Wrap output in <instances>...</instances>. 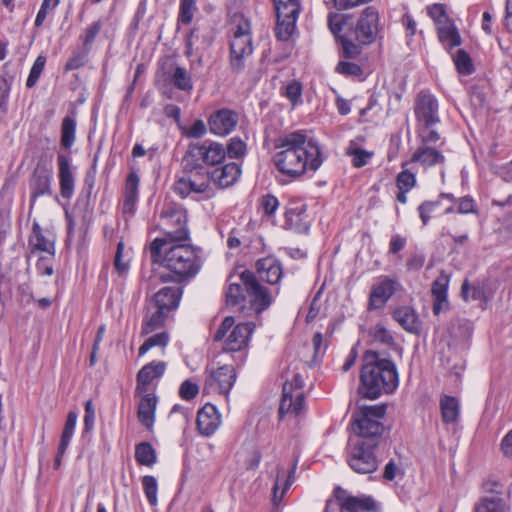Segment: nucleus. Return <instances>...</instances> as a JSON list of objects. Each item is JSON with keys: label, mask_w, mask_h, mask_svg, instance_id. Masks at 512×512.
I'll return each instance as SVG.
<instances>
[{"label": "nucleus", "mask_w": 512, "mask_h": 512, "mask_svg": "<svg viewBox=\"0 0 512 512\" xmlns=\"http://www.w3.org/2000/svg\"><path fill=\"white\" fill-rule=\"evenodd\" d=\"M153 264L166 269V273L152 272L149 277L142 276L147 290H153L157 283H187L200 272L203 260L200 249L186 242H166L154 239L149 245Z\"/></svg>", "instance_id": "nucleus-1"}, {"label": "nucleus", "mask_w": 512, "mask_h": 512, "mask_svg": "<svg viewBox=\"0 0 512 512\" xmlns=\"http://www.w3.org/2000/svg\"><path fill=\"white\" fill-rule=\"evenodd\" d=\"M276 148L281 150L273 155V163L283 176L291 180L300 178L307 171L315 172L323 163L319 144L308 139L302 131L279 138Z\"/></svg>", "instance_id": "nucleus-2"}, {"label": "nucleus", "mask_w": 512, "mask_h": 512, "mask_svg": "<svg viewBox=\"0 0 512 512\" xmlns=\"http://www.w3.org/2000/svg\"><path fill=\"white\" fill-rule=\"evenodd\" d=\"M360 383L359 394L369 400H375L383 393H393L399 385L396 364L378 351H366L363 355Z\"/></svg>", "instance_id": "nucleus-3"}, {"label": "nucleus", "mask_w": 512, "mask_h": 512, "mask_svg": "<svg viewBox=\"0 0 512 512\" xmlns=\"http://www.w3.org/2000/svg\"><path fill=\"white\" fill-rule=\"evenodd\" d=\"M240 282L229 284L226 292L228 306L241 305L248 300L252 308L261 313L271 305L272 296L269 290L260 284L252 271L244 270L240 274Z\"/></svg>", "instance_id": "nucleus-4"}, {"label": "nucleus", "mask_w": 512, "mask_h": 512, "mask_svg": "<svg viewBox=\"0 0 512 512\" xmlns=\"http://www.w3.org/2000/svg\"><path fill=\"white\" fill-rule=\"evenodd\" d=\"M386 414V405L362 406L353 412L352 431L356 436L354 442H363L370 447H378L384 434V425L380 420Z\"/></svg>", "instance_id": "nucleus-5"}, {"label": "nucleus", "mask_w": 512, "mask_h": 512, "mask_svg": "<svg viewBox=\"0 0 512 512\" xmlns=\"http://www.w3.org/2000/svg\"><path fill=\"white\" fill-rule=\"evenodd\" d=\"M226 158L225 146L212 140L190 143L182 159L186 173H210L209 166L221 164Z\"/></svg>", "instance_id": "nucleus-6"}, {"label": "nucleus", "mask_w": 512, "mask_h": 512, "mask_svg": "<svg viewBox=\"0 0 512 512\" xmlns=\"http://www.w3.org/2000/svg\"><path fill=\"white\" fill-rule=\"evenodd\" d=\"M160 217L164 236L157 239L170 243L190 241V232L187 227L188 217L184 209L168 206L162 210Z\"/></svg>", "instance_id": "nucleus-7"}, {"label": "nucleus", "mask_w": 512, "mask_h": 512, "mask_svg": "<svg viewBox=\"0 0 512 512\" xmlns=\"http://www.w3.org/2000/svg\"><path fill=\"white\" fill-rule=\"evenodd\" d=\"M252 37L248 24L238 25L230 42L229 65L234 73H241L245 69V59L253 53Z\"/></svg>", "instance_id": "nucleus-8"}, {"label": "nucleus", "mask_w": 512, "mask_h": 512, "mask_svg": "<svg viewBox=\"0 0 512 512\" xmlns=\"http://www.w3.org/2000/svg\"><path fill=\"white\" fill-rule=\"evenodd\" d=\"M276 11L275 34L279 40H288L294 32L300 12L298 0H273Z\"/></svg>", "instance_id": "nucleus-9"}, {"label": "nucleus", "mask_w": 512, "mask_h": 512, "mask_svg": "<svg viewBox=\"0 0 512 512\" xmlns=\"http://www.w3.org/2000/svg\"><path fill=\"white\" fill-rule=\"evenodd\" d=\"M303 386L304 381L300 374H295L291 382L284 383L279 406L280 418H283L285 414L298 416L304 410Z\"/></svg>", "instance_id": "nucleus-10"}, {"label": "nucleus", "mask_w": 512, "mask_h": 512, "mask_svg": "<svg viewBox=\"0 0 512 512\" xmlns=\"http://www.w3.org/2000/svg\"><path fill=\"white\" fill-rule=\"evenodd\" d=\"M379 14L378 11L372 7H366L356 23V25L349 31L354 40L361 45H369L376 39L378 30Z\"/></svg>", "instance_id": "nucleus-11"}, {"label": "nucleus", "mask_w": 512, "mask_h": 512, "mask_svg": "<svg viewBox=\"0 0 512 512\" xmlns=\"http://www.w3.org/2000/svg\"><path fill=\"white\" fill-rule=\"evenodd\" d=\"M376 448L363 442H353L348 457V464L351 469L359 474L375 472L378 468V461L374 454Z\"/></svg>", "instance_id": "nucleus-12"}, {"label": "nucleus", "mask_w": 512, "mask_h": 512, "mask_svg": "<svg viewBox=\"0 0 512 512\" xmlns=\"http://www.w3.org/2000/svg\"><path fill=\"white\" fill-rule=\"evenodd\" d=\"M236 381V371L232 365H223L208 372L204 391L228 395Z\"/></svg>", "instance_id": "nucleus-13"}, {"label": "nucleus", "mask_w": 512, "mask_h": 512, "mask_svg": "<svg viewBox=\"0 0 512 512\" xmlns=\"http://www.w3.org/2000/svg\"><path fill=\"white\" fill-rule=\"evenodd\" d=\"M334 496L342 512H375L378 509L376 501L371 496H352L341 487L334 489Z\"/></svg>", "instance_id": "nucleus-14"}, {"label": "nucleus", "mask_w": 512, "mask_h": 512, "mask_svg": "<svg viewBox=\"0 0 512 512\" xmlns=\"http://www.w3.org/2000/svg\"><path fill=\"white\" fill-rule=\"evenodd\" d=\"M415 116L424 126L436 125L440 122L438 115V101L432 94L421 91L415 102Z\"/></svg>", "instance_id": "nucleus-15"}, {"label": "nucleus", "mask_w": 512, "mask_h": 512, "mask_svg": "<svg viewBox=\"0 0 512 512\" xmlns=\"http://www.w3.org/2000/svg\"><path fill=\"white\" fill-rule=\"evenodd\" d=\"M400 287L401 285L398 280L383 277L377 285L372 287L369 295L368 309L376 310L383 308Z\"/></svg>", "instance_id": "nucleus-16"}, {"label": "nucleus", "mask_w": 512, "mask_h": 512, "mask_svg": "<svg viewBox=\"0 0 512 512\" xmlns=\"http://www.w3.org/2000/svg\"><path fill=\"white\" fill-rule=\"evenodd\" d=\"M307 206L302 200L292 199L285 206L286 224L290 229L298 233H306L309 230L307 221Z\"/></svg>", "instance_id": "nucleus-17"}, {"label": "nucleus", "mask_w": 512, "mask_h": 512, "mask_svg": "<svg viewBox=\"0 0 512 512\" xmlns=\"http://www.w3.org/2000/svg\"><path fill=\"white\" fill-rule=\"evenodd\" d=\"M72 159L66 153H58L57 166L60 186V194L65 199H70L74 194L75 176L72 171Z\"/></svg>", "instance_id": "nucleus-18"}, {"label": "nucleus", "mask_w": 512, "mask_h": 512, "mask_svg": "<svg viewBox=\"0 0 512 512\" xmlns=\"http://www.w3.org/2000/svg\"><path fill=\"white\" fill-rule=\"evenodd\" d=\"M238 123V114L230 109H220L212 113L208 119L209 130L219 136L231 133Z\"/></svg>", "instance_id": "nucleus-19"}, {"label": "nucleus", "mask_w": 512, "mask_h": 512, "mask_svg": "<svg viewBox=\"0 0 512 512\" xmlns=\"http://www.w3.org/2000/svg\"><path fill=\"white\" fill-rule=\"evenodd\" d=\"M197 428L201 435L211 436L221 424V416L215 405L206 403L197 413Z\"/></svg>", "instance_id": "nucleus-20"}, {"label": "nucleus", "mask_w": 512, "mask_h": 512, "mask_svg": "<svg viewBox=\"0 0 512 512\" xmlns=\"http://www.w3.org/2000/svg\"><path fill=\"white\" fill-rule=\"evenodd\" d=\"M182 294L181 287H163L153 295L151 304L170 314L178 308Z\"/></svg>", "instance_id": "nucleus-21"}, {"label": "nucleus", "mask_w": 512, "mask_h": 512, "mask_svg": "<svg viewBox=\"0 0 512 512\" xmlns=\"http://www.w3.org/2000/svg\"><path fill=\"white\" fill-rule=\"evenodd\" d=\"M255 267L260 279L270 285L278 284L283 277V267L275 257L261 258L256 261Z\"/></svg>", "instance_id": "nucleus-22"}, {"label": "nucleus", "mask_w": 512, "mask_h": 512, "mask_svg": "<svg viewBox=\"0 0 512 512\" xmlns=\"http://www.w3.org/2000/svg\"><path fill=\"white\" fill-rule=\"evenodd\" d=\"M254 328L255 325L252 322L236 325L225 341L224 350L235 352L245 348Z\"/></svg>", "instance_id": "nucleus-23"}, {"label": "nucleus", "mask_w": 512, "mask_h": 512, "mask_svg": "<svg viewBox=\"0 0 512 512\" xmlns=\"http://www.w3.org/2000/svg\"><path fill=\"white\" fill-rule=\"evenodd\" d=\"M166 369L163 361H152L144 365L137 374L135 394L148 392V385L156 378H160Z\"/></svg>", "instance_id": "nucleus-24"}, {"label": "nucleus", "mask_w": 512, "mask_h": 512, "mask_svg": "<svg viewBox=\"0 0 512 512\" xmlns=\"http://www.w3.org/2000/svg\"><path fill=\"white\" fill-rule=\"evenodd\" d=\"M138 395L141 396L137 409L138 421L147 430L151 431L155 423V413L158 399L153 393L146 392Z\"/></svg>", "instance_id": "nucleus-25"}, {"label": "nucleus", "mask_w": 512, "mask_h": 512, "mask_svg": "<svg viewBox=\"0 0 512 512\" xmlns=\"http://www.w3.org/2000/svg\"><path fill=\"white\" fill-rule=\"evenodd\" d=\"M241 175V167L235 162L227 163L221 168H216L209 173L210 182H214L219 188L224 189L234 185Z\"/></svg>", "instance_id": "nucleus-26"}, {"label": "nucleus", "mask_w": 512, "mask_h": 512, "mask_svg": "<svg viewBox=\"0 0 512 512\" xmlns=\"http://www.w3.org/2000/svg\"><path fill=\"white\" fill-rule=\"evenodd\" d=\"M51 181L52 173L50 170L40 167L34 170L30 180L31 204L38 197L52 194Z\"/></svg>", "instance_id": "nucleus-27"}, {"label": "nucleus", "mask_w": 512, "mask_h": 512, "mask_svg": "<svg viewBox=\"0 0 512 512\" xmlns=\"http://www.w3.org/2000/svg\"><path fill=\"white\" fill-rule=\"evenodd\" d=\"M393 319L407 332L419 334L422 322L416 311L410 306H400L394 309Z\"/></svg>", "instance_id": "nucleus-28"}, {"label": "nucleus", "mask_w": 512, "mask_h": 512, "mask_svg": "<svg viewBox=\"0 0 512 512\" xmlns=\"http://www.w3.org/2000/svg\"><path fill=\"white\" fill-rule=\"evenodd\" d=\"M140 178L135 170H131L125 182V196L122 204L123 214L133 215L138 200Z\"/></svg>", "instance_id": "nucleus-29"}, {"label": "nucleus", "mask_w": 512, "mask_h": 512, "mask_svg": "<svg viewBox=\"0 0 512 512\" xmlns=\"http://www.w3.org/2000/svg\"><path fill=\"white\" fill-rule=\"evenodd\" d=\"M411 163H420L424 167H432L445 163V156L431 146L419 147L411 156Z\"/></svg>", "instance_id": "nucleus-30"}, {"label": "nucleus", "mask_w": 512, "mask_h": 512, "mask_svg": "<svg viewBox=\"0 0 512 512\" xmlns=\"http://www.w3.org/2000/svg\"><path fill=\"white\" fill-rule=\"evenodd\" d=\"M168 316V313L151 304V307L148 308V312L143 320L142 334H150L162 328Z\"/></svg>", "instance_id": "nucleus-31"}, {"label": "nucleus", "mask_w": 512, "mask_h": 512, "mask_svg": "<svg viewBox=\"0 0 512 512\" xmlns=\"http://www.w3.org/2000/svg\"><path fill=\"white\" fill-rule=\"evenodd\" d=\"M438 38L448 50L459 46L462 42L457 27L451 22H446L438 27Z\"/></svg>", "instance_id": "nucleus-32"}, {"label": "nucleus", "mask_w": 512, "mask_h": 512, "mask_svg": "<svg viewBox=\"0 0 512 512\" xmlns=\"http://www.w3.org/2000/svg\"><path fill=\"white\" fill-rule=\"evenodd\" d=\"M442 420L446 424L456 422L459 416V402L456 397L444 395L440 399Z\"/></svg>", "instance_id": "nucleus-33"}, {"label": "nucleus", "mask_w": 512, "mask_h": 512, "mask_svg": "<svg viewBox=\"0 0 512 512\" xmlns=\"http://www.w3.org/2000/svg\"><path fill=\"white\" fill-rule=\"evenodd\" d=\"M506 504L503 498L497 495L485 496L475 505L474 512H505Z\"/></svg>", "instance_id": "nucleus-34"}, {"label": "nucleus", "mask_w": 512, "mask_h": 512, "mask_svg": "<svg viewBox=\"0 0 512 512\" xmlns=\"http://www.w3.org/2000/svg\"><path fill=\"white\" fill-rule=\"evenodd\" d=\"M135 459L140 465L152 467L157 462L156 450L149 442H141L135 446Z\"/></svg>", "instance_id": "nucleus-35"}, {"label": "nucleus", "mask_w": 512, "mask_h": 512, "mask_svg": "<svg viewBox=\"0 0 512 512\" xmlns=\"http://www.w3.org/2000/svg\"><path fill=\"white\" fill-rule=\"evenodd\" d=\"M32 233L33 236L30 239V244H32L35 249L54 254V243L44 236L42 228L37 222L33 223Z\"/></svg>", "instance_id": "nucleus-36"}, {"label": "nucleus", "mask_w": 512, "mask_h": 512, "mask_svg": "<svg viewBox=\"0 0 512 512\" xmlns=\"http://www.w3.org/2000/svg\"><path fill=\"white\" fill-rule=\"evenodd\" d=\"M76 139V120L71 116L64 117L61 125V145L70 149Z\"/></svg>", "instance_id": "nucleus-37"}, {"label": "nucleus", "mask_w": 512, "mask_h": 512, "mask_svg": "<svg viewBox=\"0 0 512 512\" xmlns=\"http://www.w3.org/2000/svg\"><path fill=\"white\" fill-rule=\"evenodd\" d=\"M188 178L189 195L204 194L210 191L209 173H190Z\"/></svg>", "instance_id": "nucleus-38"}, {"label": "nucleus", "mask_w": 512, "mask_h": 512, "mask_svg": "<svg viewBox=\"0 0 512 512\" xmlns=\"http://www.w3.org/2000/svg\"><path fill=\"white\" fill-rule=\"evenodd\" d=\"M452 58L459 74L468 76L475 71L472 58L464 49L457 50Z\"/></svg>", "instance_id": "nucleus-39"}, {"label": "nucleus", "mask_w": 512, "mask_h": 512, "mask_svg": "<svg viewBox=\"0 0 512 512\" xmlns=\"http://www.w3.org/2000/svg\"><path fill=\"white\" fill-rule=\"evenodd\" d=\"M171 81L173 85L182 91H191L193 89V82L185 68L176 66L172 75Z\"/></svg>", "instance_id": "nucleus-40"}, {"label": "nucleus", "mask_w": 512, "mask_h": 512, "mask_svg": "<svg viewBox=\"0 0 512 512\" xmlns=\"http://www.w3.org/2000/svg\"><path fill=\"white\" fill-rule=\"evenodd\" d=\"M125 244L119 241L114 256V268L119 276H124L129 270L130 257L124 254Z\"/></svg>", "instance_id": "nucleus-41"}, {"label": "nucleus", "mask_w": 512, "mask_h": 512, "mask_svg": "<svg viewBox=\"0 0 512 512\" xmlns=\"http://www.w3.org/2000/svg\"><path fill=\"white\" fill-rule=\"evenodd\" d=\"M197 10L196 0H180L178 23L188 25L192 22L194 13Z\"/></svg>", "instance_id": "nucleus-42"}, {"label": "nucleus", "mask_w": 512, "mask_h": 512, "mask_svg": "<svg viewBox=\"0 0 512 512\" xmlns=\"http://www.w3.org/2000/svg\"><path fill=\"white\" fill-rule=\"evenodd\" d=\"M142 486L145 496L151 506L157 505L158 483L152 475H146L142 478Z\"/></svg>", "instance_id": "nucleus-43"}, {"label": "nucleus", "mask_w": 512, "mask_h": 512, "mask_svg": "<svg viewBox=\"0 0 512 512\" xmlns=\"http://www.w3.org/2000/svg\"><path fill=\"white\" fill-rule=\"evenodd\" d=\"M169 336L166 332L154 334L145 340L139 348V356L146 354L151 348L159 346L165 347L168 344Z\"/></svg>", "instance_id": "nucleus-44"}, {"label": "nucleus", "mask_w": 512, "mask_h": 512, "mask_svg": "<svg viewBox=\"0 0 512 512\" xmlns=\"http://www.w3.org/2000/svg\"><path fill=\"white\" fill-rule=\"evenodd\" d=\"M347 154L352 157V164L356 168L365 166L373 156V152L355 147L352 144L347 148Z\"/></svg>", "instance_id": "nucleus-45"}, {"label": "nucleus", "mask_w": 512, "mask_h": 512, "mask_svg": "<svg viewBox=\"0 0 512 512\" xmlns=\"http://www.w3.org/2000/svg\"><path fill=\"white\" fill-rule=\"evenodd\" d=\"M90 49L82 48V50L75 51L68 59V61L65 64V70L66 71H72L77 70L79 68H82L86 65L88 62V55L90 53Z\"/></svg>", "instance_id": "nucleus-46"}, {"label": "nucleus", "mask_w": 512, "mask_h": 512, "mask_svg": "<svg viewBox=\"0 0 512 512\" xmlns=\"http://www.w3.org/2000/svg\"><path fill=\"white\" fill-rule=\"evenodd\" d=\"M441 205V200H427L422 202L418 208V214L421 219V222L424 226L428 225L432 214L436 211V209Z\"/></svg>", "instance_id": "nucleus-47"}, {"label": "nucleus", "mask_w": 512, "mask_h": 512, "mask_svg": "<svg viewBox=\"0 0 512 512\" xmlns=\"http://www.w3.org/2000/svg\"><path fill=\"white\" fill-rule=\"evenodd\" d=\"M102 21L99 19L90 24L85 30L83 35L80 36L84 48L90 49L94 43L96 37L102 29Z\"/></svg>", "instance_id": "nucleus-48"}, {"label": "nucleus", "mask_w": 512, "mask_h": 512, "mask_svg": "<svg viewBox=\"0 0 512 512\" xmlns=\"http://www.w3.org/2000/svg\"><path fill=\"white\" fill-rule=\"evenodd\" d=\"M45 64H46V57L43 55L37 56V58L35 59L32 67H31L30 73H29L27 81H26L27 88H32L36 85V83L38 82V80L44 70Z\"/></svg>", "instance_id": "nucleus-49"}, {"label": "nucleus", "mask_w": 512, "mask_h": 512, "mask_svg": "<svg viewBox=\"0 0 512 512\" xmlns=\"http://www.w3.org/2000/svg\"><path fill=\"white\" fill-rule=\"evenodd\" d=\"M226 149V156L232 159H239L246 154V143L239 137H233L229 140Z\"/></svg>", "instance_id": "nucleus-50"}, {"label": "nucleus", "mask_w": 512, "mask_h": 512, "mask_svg": "<svg viewBox=\"0 0 512 512\" xmlns=\"http://www.w3.org/2000/svg\"><path fill=\"white\" fill-rule=\"evenodd\" d=\"M417 180L414 173L403 169L396 177V185L399 190L409 192L416 186Z\"/></svg>", "instance_id": "nucleus-51"}, {"label": "nucleus", "mask_w": 512, "mask_h": 512, "mask_svg": "<svg viewBox=\"0 0 512 512\" xmlns=\"http://www.w3.org/2000/svg\"><path fill=\"white\" fill-rule=\"evenodd\" d=\"M341 44L343 48V56L345 58H355L361 53V44L354 43V38L349 33L341 36Z\"/></svg>", "instance_id": "nucleus-52"}, {"label": "nucleus", "mask_w": 512, "mask_h": 512, "mask_svg": "<svg viewBox=\"0 0 512 512\" xmlns=\"http://www.w3.org/2000/svg\"><path fill=\"white\" fill-rule=\"evenodd\" d=\"M372 337L375 341L392 346L395 344V340L391 332L382 324H376L372 329Z\"/></svg>", "instance_id": "nucleus-53"}, {"label": "nucleus", "mask_w": 512, "mask_h": 512, "mask_svg": "<svg viewBox=\"0 0 512 512\" xmlns=\"http://www.w3.org/2000/svg\"><path fill=\"white\" fill-rule=\"evenodd\" d=\"M60 3V0H43L40 9L36 15L34 25L39 28L43 25L50 10L55 9Z\"/></svg>", "instance_id": "nucleus-54"}, {"label": "nucleus", "mask_w": 512, "mask_h": 512, "mask_svg": "<svg viewBox=\"0 0 512 512\" xmlns=\"http://www.w3.org/2000/svg\"><path fill=\"white\" fill-rule=\"evenodd\" d=\"M207 132L206 124L203 120L198 119L193 122L189 128H183L182 133L187 138L199 139L203 137Z\"/></svg>", "instance_id": "nucleus-55"}, {"label": "nucleus", "mask_w": 512, "mask_h": 512, "mask_svg": "<svg viewBox=\"0 0 512 512\" xmlns=\"http://www.w3.org/2000/svg\"><path fill=\"white\" fill-rule=\"evenodd\" d=\"M435 125L424 126L421 128L419 136L421 138V142L425 146L433 145L437 143L441 137L438 131L434 128Z\"/></svg>", "instance_id": "nucleus-56"}, {"label": "nucleus", "mask_w": 512, "mask_h": 512, "mask_svg": "<svg viewBox=\"0 0 512 512\" xmlns=\"http://www.w3.org/2000/svg\"><path fill=\"white\" fill-rule=\"evenodd\" d=\"M449 284V277L442 273L432 284V295L433 297H440V299L447 297Z\"/></svg>", "instance_id": "nucleus-57"}, {"label": "nucleus", "mask_w": 512, "mask_h": 512, "mask_svg": "<svg viewBox=\"0 0 512 512\" xmlns=\"http://www.w3.org/2000/svg\"><path fill=\"white\" fill-rule=\"evenodd\" d=\"M336 71L345 76L353 77H359L363 74V70L360 65L347 61H340L337 64Z\"/></svg>", "instance_id": "nucleus-58"}, {"label": "nucleus", "mask_w": 512, "mask_h": 512, "mask_svg": "<svg viewBox=\"0 0 512 512\" xmlns=\"http://www.w3.org/2000/svg\"><path fill=\"white\" fill-rule=\"evenodd\" d=\"M199 392V387L196 383L185 380L179 388V395L182 399L190 401L194 399Z\"/></svg>", "instance_id": "nucleus-59"}, {"label": "nucleus", "mask_w": 512, "mask_h": 512, "mask_svg": "<svg viewBox=\"0 0 512 512\" xmlns=\"http://www.w3.org/2000/svg\"><path fill=\"white\" fill-rule=\"evenodd\" d=\"M260 206L267 216H273L279 207L278 199L271 194H266L261 197Z\"/></svg>", "instance_id": "nucleus-60"}, {"label": "nucleus", "mask_w": 512, "mask_h": 512, "mask_svg": "<svg viewBox=\"0 0 512 512\" xmlns=\"http://www.w3.org/2000/svg\"><path fill=\"white\" fill-rule=\"evenodd\" d=\"M345 24L344 15L330 12L328 14V27L334 36H338Z\"/></svg>", "instance_id": "nucleus-61"}, {"label": "nucleus", "mask_w": 512, "mask_h": 512, "mask_svg": "<svg viewBox=\"0 0 512 512\" xmlns=\"http://www.w3.org/2000/svg\"><path fill=\"white\" fill-rule=\"evenodd\" d=\"M483 290L480 286H472L470 287L468 280H465L461 287V296L465 301H468L470 298L473 300H478L482 297Z\"/></svg>", "instance_id": "nucleus-62"}, {"label": "nucleus", "mask_w": 512, "mask_h": 512, "mask_svg": "<svg viewBox=\"0 0 512 512\" xmlns=\"http://www.w3.org/2000/svg\"><path fill=\"white\" fill-rule=\"evenodd\" d=\"M95 410L93 407V403L91 400L86 401L85 403V415H84V433H89L92 431L95 423Z\"/></svg>", "instance_id": "nucleus-63"}, {"label": "nucleus", "mask_w": 512, "mask_h": 512, "mask_svg": "<svg viewBox=\"0 0 512 512\" xmlns=\"http://www.w3.org/2000/svg\"><path fill=\"white\" fill-rule=\"evenodd\" d=\"M425 263V255L421 252H413L410 254L406 261V268L408 271H418Z\"/></svg>", "instance_id": "nucleus-64"}]
</instances>
